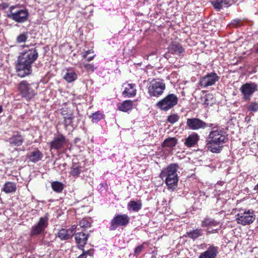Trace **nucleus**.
I'll return each instance as SVG.
<instances>
[{"mask_svg": "<svg viewBox=\"0 0 258 258\" xmlns=\"http://www.w3.org/2000/svg\"><path fill=\"white\" fill-rule=\"evenodd\" d=\"M228 136L223 128H213L207 137L206 147L213 153H220L228 141Z\"/></svg>", "mask_w": 258, "mask_h": 258, "instance_id": "1", "label": "nucleus"}, {"mask_svg": "<svg viewBox=\"0 0 258 258\" xmlns=\"http://www.w3.org/2000/svg\"><path fill=\"white\" fill-rule=\"evenodd\" d=\"M178 168L177 163H171L164 168L160 174V177L165 181L169 189L174 190L177 187L178 176L177 172Z\"/></svg>", "mask_w": 258, "mask_h": 258, "instance_id": "2", "label": "nucleus"}, {"mask_svg": "<svg viewBox=\"0 0 258 258\" xmlns=\"http://www.w3.org/2000/svg\"><path fill=\"white\" fill-rule=\"evenodd\" d=\"M37 87V84L34 83L29 84L26 81H21L18 85V89L22 96L27 100H30L34 97Z\"/></svg>", "mask_w": 258, "mask_h": 258, "instance_id": "3", "label": "nucleus"}, {"mask_svg": "<svg viewBox=\"0 0 258 258\" xmlns=\"http://www.w3.org/2000/svg\"><path fill=\"white\" fill-rule=\"evenodd\" d=\"M165 88V84L163 80L154 79L148 85V93L151 96L158 97L163 94Z\"/></svg>", "mask_w": 258, "mask_h": 258, "instance_id": "4", "label": "nucleus"}, {"mask_svg": "<svg viewBox=\"0 0 258 258\" xmlns=\"http://www.w3.org/2000/svg\"><path fill=\"white\" fill-rule=\"evenodd\" d=\"M255 219L254 212L251 210H240L236 215V221L238 224L242 225H250Z\"/></svg>", "mask_w": 258, "mask_h": 258, "instance_id": "5", "label": "nucleus"}, {"mask_svg": "<svg viewBox=\"0 0 258 258\" xmlns=\"http://www.w3.org/2000/svg\"><path fill=\"white\" fill-rule=\"evenodd\" d=\"M32 64L27 60L19 56L16 64L18 75L20 77H24L31 74L32 72Z\"/></svg>", "mask_w": 258, "mask_h": 258, "instance_id": "6", "label": "nucleus"}, {"mask_svg": "<svg viewBox=\"0 0 258 258\" xmlns=\"http://www.w3.org/2000/svg\"><path fill=\"white\" fill-rule=\"evenodd\" d=\"M28 15L26 10H16L15 7H11L7 17L16 22L23 23L28 20Z\"/></svg>", "mask_w": 258, "mask_h": 258, "instance_id": "7", "label": "nucleus"}, {"mask_svg": "<svg viewBox=\"0 0 258 258\" xmlns=\"http://www.w3.org/2000/svg\"><path fill=\"white\" fill-rule=\"evenodd\" d=\"M178 100L176 95L170 94L158 102L156 106L162 110L167 111L175 106L178 103Z\"/></svg>", "mask_w": 258, "mask_h": 258, "instance_id": "8", "label": "nucleus"}, {"mask_svg": "<svg viewBox=\"0 0 258 258\" xmlns=\"http://www.w3.org/2000/svg\"><path fill=\"white\" fill-rule=\"evenodd\" d=\"M245 101H249L253 94L258 91V85L254 82H249L243 84L239 89Z\"/></svg>", "mask_w": 258, "mask_h": 258, "instance_id": "9", "label": "nucleus"}, {"mask_svg": "<svg viewBox=\"0 0 258 258\" xmlns=\"http://www.w3.org/2000/svg\"><path fill=\"white\" fill-rule=\"evenodd\" d=\"M48 225V214H46L44 217H40L38 223L32 227L30 233V236H36L42 233L47 227Z\"/></svg>", "mask_w": 258, "mask_h": 258, "instance_id": "10", "label": "nucleus"}, {"mask_svg": "<svg viewBox=\"0 0 258 258\" xmlns=\"http://www.w3.org/2000/svg\"><path fill=\"white\" fill-rule=\"evenodd\" d=\"M130 220V218L126 214H117L111 220L110 230H114L119 226H125L127 225Z\"/></svg>", "mask_w": 258, "mask_h": 258, "instance_id": "11", "label": "nucleus"}, {"mask_svg": "<svg viewBox=\"0 0 258 258\" xmlns=\"http://www.w3.org/2000/svg\"><path fill=\"white\" fill-rule=\"evenodd\" d=\"M220 77L214 72L208 73L202 77L199 82V85L203 88H207L215 84L219 81Z\"/></svg>", "mask_w": 258, "mask_h": 258, "instance_id": "12", "label": "nucleus"}, {"mask_svg": "<svg viewBox=\"0 0 258 258\" xmlns=\"http://www.w3.org/2000/svg\"><path fill=\"white\" fill-rule=\"evenodd\" d=\"M186 125L191 130L204 129L209 126L207 123L200 118L196 117L187 118L186 120ZM212 124H210L209 127Z\"/></svg>", "mask_w": 258, "mask_h": 258, "instance_id": "13", "label": "nucleus"}, {"mask_svg": "<svg viewBox=\"0 0 258 258\" xmlns=\"http://www.w3.org/2000/svg\"><path fill=\"white\" fill-rule=\"evenodd\" d=\"M19 56L33 64L38 57V53L35 48H31L23 51Z\"/></svg>", "mask_w": 258, "mask_h": 258, "instance_id": "14", "label": "nucleus"}, {"mask_svg": "<svg viewBox=\"0 0 258 258\" xmlns=\"http://www.w3.org/2000/svg\"><path fill=\"white\" fill-rule=\"evenodd\" d=\"M66 138L62 135L54 137L53 140L50 142L51 149L58 150L61 149L66 143Z\"/></svg>", "mask_w": 258, "mask_h": 258, "instance_id": "15", "label": "nucleus"}, {"mask_svg": "<svg viewBox=\"0 0 258 258\" xmlns=\"http://www.w3.org/2000/svg\"><path fill=\"white\" fill-rule=\"evenodd\" d=\"M207 250L202 252L198 258H216L218 253V247L214 245H209Z\"/></svg>", "mask_w": 258, "mask_h": 258, "instance_id": "16", "label": "nucleus"}, {"mask_svg": "<svg viewBox=\"0 0 258 258\" xmlns=\"http://www.w3.org/2000/svg\"><path fill=\"white\" fill-rule=\"evenodd\" d=\"M64 74L63 79L68 83H72L78 78V75L74 69L66 68L64 70Z\"/></svg>", "mask_w": 258, "mask_h": 258, "instance_id": "17", "label": "nucleus"}, {"mask_svg": "<svg viewBox=\"0 0 258 258\" xmlns=\"http://www.w3.org/2000/svg\"><path fill=\"white\" fill-rule=\"evenodd\" d=\"M89 234L84 232H78L75 234V240L79 249L83 250L84 246L86 244L89 237Z\"/></svg>", "mask_w": 258, "mask_h": 258, "instance_id": "18", "label": "nucleus"}, {"mask_svg": "<svg viewBox=\"0 0 258 258\" xmlns=\"http://www.w3.org/2000/svg\"><path fill=\"white\" fill-rule=\"evenodd\" d=\"M122 87H124V90L122 92V95L125 97H132L136 94V85L134 84H123Z\"/></svg>", "mask_w": 258, "mask_h": 258, "instance_id": "19", "label": "nucleus"}, {"mask_svg": "<svg viewBox=\"0 0 258 258\" xmlns=\"http://www.w3.org/2000/svg\"><path fill=\"white\" fill-rule=\"evenodd\" d=\"M186 235L194 241L204 237V230L201 228L190 230L186 232Z\"/></svg>", "mask_w": 258, "mask_h": 258, "instance_id": "20", "label": "nucleus"}, {"mask_svg": "<svg viewBox=\"0 0 258 258\" xmlns=\"http://www.w3.org/2000/svg\"><path fill=\"white\" fill-rule=\"evenodd\" d=\"M27 156L31 162L36 163L42 159L43 154L38 149H35L33 151L28 154Z\"/></svg>", "mask_w": 258, "mask_h": 258, "instance_id": "21", "label": "nucleus"}, {"mask_svg": "<svg viewBox=\"0 0 258 258\" xmlns=\"http://www.w3.org/2000/svg\"><path fill=\"white\" fill-rule=\"evenodd\" d=\"M200 139V137L196 133H193L186 139L184 145L187 147H191L197 144Z\"/></svg>", "mask_w": 258, "mask_h": 258, "instance_id": "22", "label": "nucleus"}, {"mask_svg": "<svg viewBox=\"0 0 258 258\" xmlns=\"http://www.w3.org/2000/svg\"><path fill=\"white\" fill-rule=\"evenodd\" d=\"M8 141L11 146L18 147L22 144L24 139L20 134L17 133L13 135L8 139Z\"/></svg>", "mask_w": 258, "mask_h": 258, "instance_id": "23", "label": "nucleus"}, {"mask_svg": "<svg viewBox=\"0 0 258 258\" xmlns=\"http://www.w3.org/2000/svg\"><path fill=\"white\" fill-rule=\"evenodd\" d=\"M169 51L173 54L180 55L184 51V49L180 44L174 42L169 46Z\"/></svg>", "mask_w": 258, "mask_h": 258, "instance_id": "24", "label": "nucleus"}, {"mask_svg": "<svg viewBox=\"0 0 258 258\" xmlns=\"http://www.w3.org/2000/svg\"><path fill=\"white\" fill-rule=\"evenodd\" d=\"M142 207L140 201H131L127 204V209L130 212H138Z\"/></svg>", "mask_w": 258, "mask_h": 258, "instance_id": "25", "label": "nucleus"}, {"mask_svg": "<svg viewBox=\"0 0 258 258\" xmlns=\"http://www.w3.org/2000/svg\"><path fill=\"white\" fill-rule=\"evenodd\" d=\"M133 105V102L132 101L125 100L118 106V108L120 111L127 112L132 108Z\"/></svg>", "mask_w": 258, "mask_h": 258, "instance_id": "26", "label": "nucleus"}, {"mask_svg": "<svg viewBox=\"0 0 258 258\" xmlns=\"http://www.w3.org/2000/svg\"><path fill=\"white\" fill-rule=\"evenodd\" d=\"M16 184L12 182H7L4 185L2 190L6 193L9 194L16 190Z\"/></svg>", "mask_w": 258, "mask_h": 258, "instance_id": "27", "label": "nucleus"}, {"mask_svg": "<svg viewBox=\"0 0 258 258\" xmlns=\"http://www.w3.org/2000/svg\"><path fill=\"white\" fill-rule=\"evenodd\" d=\"M231 0H213L211 2L214 8L217 11H220L223 5L229 4Z\"/></svg>", "mask_w": 258, "mask_h": 258, "instance_id": "28", "label": "nucleus"}, {"mask_svg": "<svg viewBox=\"0 0 258 258\" xmlns=\"http://www.w3.org/2000/svg\"><path fill=\"white\" fill-rule=\"evenodd\" d=\"M177 143V139L176 138H168L165 139L162 144L163 147H168L172 148Z\"/></svg>", "mask_w": 258, "mask_h": 258, "instance_id": "29", "label": "nucleus"}, {"mask_svg": "<svg viewBox=\"0 0 258 258\" xmlns=\"http://www.w3.org/2000/svg\"><path fill=\"white\" fill-rule=\"evenodd\" d=\"M218 222L213 219L205 218L202 222V227H212L213 226L218 225Z\"/></svg>", "mask_w": 258, "mask_h": 258, "instance_id": "30", "label": "nucleus"}, {"mask_svg": "<svg viewBox=\"0 0 258 258\" xmlns=\"http://www.w3.org/2000/svg\"><path fill=\"white\" fill-rule=\"evenodd\" d=\"M57 237L61 240H66L71 238L67 230L64 228L59 230Z\"/></svg>", "mask_w": 258, "mask_h": 258, "instance_id": "31", "label": "nucleus"}, {"mask_svg": "<svg viewBox=\"0 0 258 258\" xmlns=\"http://www.w3.org/2000/svg\"><path fill=\"white\" fill-rule=\"evenodd\" d=\"M52 189L56 192H61L63 189V184L59 181H53L51 183Z\"/></svg>", "mask_w": 258, "mask_h": 258, "instance_id": "32", "label": "nucleus"}, {"mask_svg": "<svg viewBox=\"0 0 258 258\" xmlns=\"http://www.w3.org/2000/svg\"><path fill=\"white\" fill-rule=\"evenodd\" d=\"M247 110L250 114L258 111V103L256 101H252L247 106Z\"/></svg>", "mask_w": 258, "mask_h": 258, "instance_id": "33", "label": "nucleus"}, {"mask_svg": "<svg viewBox=\"0 0 258 258\" xmlns=\"http://www.w3.org/2000/svg\"><path fill=\"white\" fill-rule=\"evenodd\" d=\"M64 125L66 126L71 125L75 118L73 113H71L69 114H64Z\"/></svg>", "mask_w": 258, "mask_h": 258, "instance_id": "34", "label": "nucleus"}, {"mask_svg": "<svg viewBox=\"0 0 258 258\" xmlns=\"http://www.w3.org/2000/svg\"><path fill=\"white\" fill-rule=\"evenodd\" d=\"M213 96L211 94H207L203 99V104L207 106L212 105L214 102L213 100Z\"/></svg>", "mask_w": 258, "mask_h": 258, "instance_id": "35", "label": "nucleus"}, {"mask_svg": "<svg viewBox=\"0 0 258 258\" xmlns=\"http://www.w3.org/2000/svg\"><path fill=\"white\" fill-rule=\"evenodd\" d=\"M82 170V167L80 166L74 165L71 168V174L73 176H78Z\"/></svg>", "mask_w": 258, "mask_h": 258, "instance_id": "36", "label": "nucleus"}, {"mask_svg": "<svg viewBox=\"0 0 258 258\" xmlns=\"http://www.w3.org/2000/svg\"><path fill=\"white\" fill-rule=\"evenodd\" d=\"M92 121L93 123H97L103 118V114L100 111H97L92 115Z\"/></svg>", "mask_w": 258, "mask_h": 258, "instance_id": "37", "label": "nucleus"}, {"mask_svg": "<svg viewBox=\"0 0 258 258\" xmlns=\"http://www.w3.org/2000/svg\"><path fill=\"white\" fill-rule=\"evenodd\" d=\"M179 119V117L177 114H172L168 117L167 121L173 124L177 122Z\"/></svg>", "mask_w": 258, "mask_h": 258, "instance_id": "38", "label": "nucleus"}, {"mask_svg": "<svg viewBox=\"0 0 258 258\" xmlns=\"http://www.w3.org/2000/svg\"><path fill=\"white\" fill-rule=\"evenodd\" d=\"M147 243L146 242H144L141 245H138L134 249V254L136 255H138L140 254L143 249L145 248V245H146Z\"/></svg>", "mask_w": 258, "mask_h": 258, "instance_id": "39", "label": "nucleus"}, {"mask_svg": "<svg viewBox=\"0 0 258 258\" xmlns=\"http://www.w3.org/2000/svg\"><path fill=\"white\" fill-rule=\"evenodd\" d=\"M28 38L27 33H23L20 34L17 38V42L19 43L24 42Z\"/></svg>", "mask_w": 258, "mask_h": 258, "instance_id": "40", "label": "nucleus"}, {"mask_svg": "<svg viewBox=\"0 0 258 258\" xmlns=\"http://www.w3.org/2000/svg\"><path fill=\"white\" fill-rule=\"evenodd\" d=\"M80 226L84 229L90 227V223L86 219H83L79 222Z\"/></svg>", "mask_w": 258, "mask_h": 258, "instance_id": "41", "label": "nucleus"}, {"mask_svg": "<svg viewBox=\"0 0 258 258\" xmlns=\"http://www.w3.org/2000/svg\"><path fill=\"white\" fill-rule=\"evenodd\" d=\"M76 229L77 226L75 225H72L70 229H67V231H68L69 235H70L71 238H72L73 236L75 234Z\"/></svg>", "mask_w": 258, "mask_h": 258, "instance_id": "42", "label": "nucleus"}, {"mask_svg": "<svg viewBox=\"0 0 258 258\" xmlns=\"http://www.w3.org/2000/svg\"><path fill=\"white\" fill-rule=\"evenodd\" d=\"M84 67L88 72H93L96 68L92 63H86L84 64Z\"/></svg>", "mask_w": 258, "mask_h": 258, "instance_id": "43", "label": "nucleus"}, {"mask_svg": "<svg viewBox=\"0 0 258 258\" xmlns=\"http://www.w3.org/2000/svg\"><path fill=\"white\" fill-rule=\"evenodd\" d=\"M241 22V20L239 19H236L232 20L231 23V25L233 27H238Z\"/></svg>", "mask_w": 258, "mask_h": 258, "instance_id": "44", "label": "nucleus"}, {"mask_svg": "<svg viewBox=\"0 0 258 258\" xmlns=\"http://www.w3.org/2000/svg\"><path fill=\"white\" fill-rule=\"evenodd\" d=\"M41 243L44 245L49 246L50 244V242L47 241L45 239H43L41 241Z\"/></svg>", "mask_w": 258, "mask_h": 258, "instance_id": "45", "label": "nucleus"}, {"mask_svg": "<svg viewBox=\"0 0 258 258\" xmlns=\"http://www.w3.org/2000/svg\"><path fill=\"white\" fill-rule=\"evenodd\" d=\"M91 53H93V51L92 50H89L86 51L85 53L84 54L83 57L84 58H87L89 54Z\"/></svg>", "mask_w": 258, "mask_h": 258, "instance_id": "46", "label": "nucleus"}, {"mask_svg": "<svg viewBox=\"0 0 258 258\" xmlns=\"http://www.w3.org/2000/svg\"><path fill=\"white\" fill-rule=\"evenodd\" d=\"M95 55V54H93L92 56H88L86 58H87V60L90 61L92 59H93V58H94Z\"/></svg>", "mask_w": 258, "mask_h": 258, "instance_id": "47", "label": "nucleus"}, {"mask_svg": "<svg viewBox=\"0 0 258 258\" xmlns=\"http://www.w3.org/2000/svg\"><path fill=\"white\" fill-rule=\"evenodd\" d=\"M207 244L205 243H203L201 245V246L202 248H204V247H206L207 246Z\"/></svg>", "mask_w": 258, "mask_h": 258, "instance_id": "48", "label": "nucleus"}, {"mask_svg": "<svg viewBox=\"0 0 258 258\" xmlns=\"http://www.w3.org/2000/svg\"><path fill=\"white\" fill-rule=\"evenodd\" d=\"M255 52L258 54V45L255 47Z\"/></svg>", "mask_w": 258, "mask_h": 258, "instance_id": "49", "label": "nucleus"}, {"mask_svg": "<svg viewBox=\"0 0 258 258\" xmlns=\"http://www.w3.org/2000/svg\"><path fill=\"white\" fill-rule=\"evenodd\" d=\"M3 107L1 105H0V113L3 111Z\"/></svg>", "mask_w": 258, "mask_h": 258, "instance_id": "50", "label": "nucleus"}, {"mask_svg": "<svg viewBox=\"0 0 258 258\" xmlns=\"http://www.w3.org/2000/svg\"><path fill=\"white\" fill-rule=\"evenodd\" d=\"M255 189H256L258 190V183L256 185L254 188Z\"/></svg>", "mask_w": 258, "mask_h": 258, "instance_id": "51", "label": "nucleus"}]
</instances>
